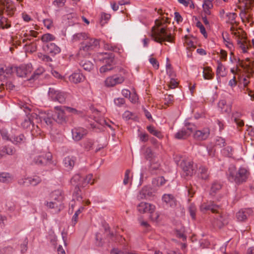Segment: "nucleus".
<instances>
[{
	"mask_svg": "<svg viewBox=\"0 0 254 254\" xmlns=\"http://www.w3.org/2000/svg\"><path fill=\"white\" fill-rule=\"evenodd\" d=\"M43 71L44 69L42 68L37 69L35 71L33 75L29 79H35L36 78H38L39 77V76L42 74Z\"/></svg>",
	"mask_w": 254,
	"mask_h": 254,
	"instance_id": "a18cd8bd",
	"label": "nucleus"
},
{
	"mask_svg": "<svg viewBox=\"0 0 254 254\" xmlns=\"http://www.w3.org/2000/svg\"><path fill=\"white\" fill-rule=\"evenodd\" d=\"M0 133L3 139L10 141L12 140L11 137H9L7 131L5 129H2L0 130Z\"/></svg>",
	"mask_w": 254,
	"mask_h": 254,
	"instance_id": "3c124183",
	"label": "nucleus"
},
{
	"mask_svg": "<svg viewBox=\"0 0 254 254\" xmlns=\"http://www.w3.org/2000/svg\"><path fill=\"white\" fill-rule=\"evenodd\" d=\"M222 186L220 183L214 182L210 190V194L214 196L215 194L221 189Z\"/></svg>",
	"mask_w": 254,
	"mask_h": 254,
	"instance_id": "a878e982",
	"label": "nucleus"
},
{
	"mask_svg": "<svg viewBox=\"0 0 254 254\" xmlns=\"http://www.w3.org/2000/svg\"><path fill=\"white\" fill-rule=\"evenodd\" d=\"M189 136L188 133L184 128L179 130L175 135V138L177 139H186Z\"/></svg>",
	"mask_w": 254,
	"mask_h": 254,
	"instance_id": "393cba45",
	"label": "nucleus"
},
{
	"mask_svg": "<svg viewBox=\"0 0 254 254\" xmlns=\"http://www.w3.org/2000/svg\"><path fill=\"white\" fill-rule=\"evenodd\" d=\"M99 45V41L95 39H88L81 44L80 48L78 53V56L86 57L90 54V51Z\"/></svg>",
	"mask_w": 254,
	"mask_h": 254,
	"instance_id": "39448f33",
	"label": "nucleus"
},
{
	"mask_svg": "<svg viewBox=\"0 0 254 254\" xmlns=\"http://www.w3.org/2000/svg\"><path fill=\"white\" fill-rule=\"evenodd\" d=\"M186 42L187 45V49L192 51L195 48V46H194L193 42L190 39H187Z\"/></svg>",
	"mask_w": 254,
	"mask_h": 254,
	"instance_id": "13d9d810",
	"label": "nucleus"
},
{
	"mask_svg": "<svg viewBox=\"0 0 254 254\" xmlns=\"http://www.w3.org/2000/svg\"><path fill=\"white\" fill-rule=\"evenodd\" d=\"M147 129L148 131L153 135L157 137L158 138H161L162 135L161 132L157 130H156L154 127L152 126H149L147 127Z\"/></svg>",
	"mask_w": 254,
	"mask_h": 254,
	"instance_id": "f704fd0d",
	"label": "nucleus"
},
{
	"mask_svg": "<svg viewBox=\"0 0 254 254\" xmlns=\"http://www.w3.org/2000/svg\"><path fill=\"white\" fill-rule=\"evenodd\" d=\"M10 27V24L7 22V19L2 15V13L0 12V28L7 29Z\"/></svg>",
	"mask_w": 254,
	"mask_h": 254,
	"instance_id": "5701e85b",
	"label": "nucleus"
},
{
	"mask_svg": "<svg viewBox=\"0 0 254 254\" xmlns=\"http://www.w3.org/2000/svg\"><path fill=\"white\" fill-rule=\"evenodd\" d=\"M27 116L28 118H29V119H30L31 121H32L33 123V121L34 120H39L41 122H42V118H41V117H42L38 115L36 113H33L29 115H27Z\"/></svg>",
	"mask_w": 254,
	"mask_h": 254,
	"instance_id": "603ef678",
	"label": "nucleus"
},
{
	"mask_svg": "<svg viewBox=\"0 0 254 254\" xmlns=\"http://www.w3.org/2000/svg\"><path fill=\"white\" fill-rule=\"evenodd\" d=\"M65 2V0H55L53 3L54 5L58 7H63L64 6Z\"/></svg>",
	"mask_w": 254,
	"mask_h": 254,
	"instance_id": "680f3d73",
	"label": "nucleus"
},
{
	"mask_svg": "<svg viewBox=\"0 0 254 254\" xmlns=\"http://www.w3.org/2000/svg\"><path fill=\"white\" fill-rule=\"evenodd\" d=\"M59 200L57 201H51V202H47V205L50 208H57L60 205V202L62 199V197L60 196L58 197Z\"/></svg>",
	"mask_w": 254,
	"mask_h": 254,
	"instance_id": "4c0bfd02",
	"label": "nucleus"
},
{
	"mask_svg": "<svg viewBox=\"0 0 254 254\" xmlns=\"http://www.w3.org/2000/svg\"><path fill=\"white\" fill-rule=\"evenodd\" d=\"M112 68H113V67L112 66V65L111 64H108L102 66L100 68V71L101 73H104L107 71H109V70H111Z\"/></svg>",
	"mask_w": 254,
	"mask_h": 254,
	"instance_id": "4d7b16f0",
	"label": "nucleus"
},
{
	"mask_svg": "<svg viewBox=\"0 0 254 254\" xmlns=\"http://www.w3.org/2000/svg\"><path fill=\"white\" fill-rule=\"evenodd\" d=\"M226 174L229 181L240 184L246 181L249 172L244 168H240L237 171L236 166L234 164H230Z\"/></svg>",
	"mask_w": 254,
	"mask_h": 254,
	"instance_id": "f03ea898",
	"label": "nucleus"
},
{
	"mask_svg": "<svg viewBox=\"0 0 254 254\" xmlns=\"http://www.w3.org/2000/svg\"><path fill=\"white\" fill-rule=\"evenodd\" d=\"M216 144L220 146V147H224L225 145V140L223 138L220 137L219 139H217Z\"/></svg>",
	"mask_w": 254,
	"mask_h": 254,
	"instance_id": "69168bd1",
	"label": "nucleus"
},
{
	"mask_svg": "<svg viewBox=\"0 0 254 254\" xmlns=\"http://www.w3.org/2000/svg\"><path fill=\"white\" fill-rule=\"evenodd\" d=\"M130 171L129 169L126 170L125 174V178L123 181V183L125 185H127L128 183L129 180V175L130 174Z\"/></svg>",
	"mask_w": 254,
	"mask_h": 254,
	"instance_id": "052dcab7",
	"label": "nucleus"
},
{
	"mask_svg": "<svg viewBox=\"0 0 254 254\" xmlns=\"http://www.w3.org/2000/svg\"><path fill=\"white\" fill-rule=\"evenodd\" d=\"M87 182L84 180V176L79 174L74 175L70 180L71 185L75 187L84 188L87 185Z\"/></svg>",
	"mask_w": 254,
	"mask_h": 254,
	"instance_id": "9d476101",
	"label": "nucleus"
},
{
	"mask_svg": "<svg viewBox=\"0 0 254 254\" xmlns=\"http://www.w3.org/2000/svg\"><path fill=\"white\" fill-rule=\"evenodd\" d=\"M136 117L133 113L128 111H126L123 115V118L126 119V120H135Z\"/></svg>",
	"mask_w": 254,
	"mask_h": 254,
	"instance_id": "79ce46f5",
	"label": "nucleus"
},
{
	"mask_svg": "<svg viewBox=\"0 0 254 254\" xmlns=\"http://www.w3.org/2000/svg\"><path fill=\"white\" fill-rule=\"evenodd\" d=\"M80 65L83 67V68L87 71H90L93 68L94 65L90 61H81L80 62Z\"/></svg>",
	"mask_w": 254,
	"mask_h": 254,
	"instance_id": "7c9ffc66",
	"label": "nucleus"
},
{
	"mask_svg": "<svg viewBox=\"0 0 254 254\" xmlns=\"http://www.w3.org/2000/svg\"><path fill=\"white\" fill-rule=\"evenodd\" d=\"M199 170L200 171V178L202 180H207L209 177L207 169L201 166L199 168Z\"/></svg>",
	"mask_w": 254,
	"mask_h": 254,
	"instance_id": "72a5a7b5",
	"label": "nucleus"
},
{
	"mask_svg": "<svg viewBox=\"0 0 254 254\" xmlns=\"http://www.w3.org/2000/svg\"><path fill=\"white\" fill-rule=\"evenodd\" d=\"M149 62L154 68H155L156 69H158L159 67V64L156 59L151 58L149 59Z\"/></svg>",
	"mask_w": 254,
	"mask_h": 254,
	"instance_id": "6e6d98bb",
	"label": "nucleus"
},
{
	"mask_svg": "<svg viewBox=\"0 0 254 254\" xmlns=\"http://www.w3.org/2000/svg\"><path fill=\"white\" fill-rule=\"evenodd\" d=\"M21 126L24 128H28L30 127L31 126L33 127L34 123L31 121L30 119L26 116V118L24 119V120L21 124Z\"/></svg>",
	"mask_w": 254,
	"mask_h": 254,
	"instance_id": "58836bf2",
	"label": "nucleus"
},
{
	"mask_svg": "<svg viewBox=\"0 0 254 254\" xmlns=\"http://www.w3.org/2000/svg\"><path fill=\"white\" fill-rule=\"evenodd\" d=\"M123 80H105V85L107 87H113L117 84H121Z\"/></svg>",
	"mask_w": 254,
	"mask_h": 254,
	"instance_id": "ea45409f",
	"label": "nucleus"
},
{
	"mask_svg": "<svg viewBox=\"0 0 254 254\" xmlns=\"http://www.w3.org/2000/svg\"><path fill=\"white\" fill-rule=\"evenodd\" d=\"M88 39H90L89 38L85 33H79L74 34L73 36V40L74 41H78L80 40H84L85 41Z\"/></svg>",
	"mask_w": 254,
	"mask_h": 254,
	"instance_id": "b1692460",
	"label": "nucleus"
},
{
	"mask_svg": "<svg viewBox=\"0 0 254 254\" xmlns=\"http://www.w3.org/2000/svg\"><path fill=\"white\" fill-rule=\"evenodd\" d=\"M16 73L17 75L19 77H25L28 73L26 68L23 66L17 67L16 69Z\"/></svg>",
	"mask_w": 254,
	"mask_h": 254,
	"instance_id": "bb28decb",
	"label": "nucleus"
},
{
	"mask_svg": "<svg viewBox=\"0 0 254 254\" xmlns=\"http://www.w3.org/2000/svg\"><path fill=\"white\" fill-rule=\"evenodd\" d=\"M155 206L146 202H141L137 205V210L140 213L149 212L152 213L155 209Z\"/></svg>",
	"mask_w": 254,
	"mask_h": 254,
	"instance_id": "9b49d317",
	"label": "nucleus"
},
{
	"mask_svg": "<svg viewBox=\"0 0 254 254\" xmlns=\"http://www.w3.org/2000/svg\"><path fill=\"white\" fill-rule=\"evenodd\" d=\"M162 200L171 207L177 205V200L171 194H164L162 196Z\"/></svg>",
	"mask_w": 254,
	"mask_h": 254,
	"instance_id": "f3484780",
	"label": "nucleus"
},
{
	"mask_svg": "<svg viewBox=\"0 0 254 254\" xmlns=\"http://www.w3.org/2000/svg\"><path fill=\"white\" fill-rule=\"evenodd\" d=\"M212 0H205L203 2L202 7L205 14L206 15H210L211 14L210 9L213 7V4L211 2Z\"/></svg>",
	"mask_w": 254,
	"mask_h": 254,
	"instance_id": "aec40b11",
	"label": "nucleus"
},
{
	"mask_svg": "<svg viewBox=\"0 0 254 254\" xmlns=\"http://www.w3.org/2000/svg\"><path fill=\"white\" fill-rule=\"evenodd\" d=\"M38 56L39 58L43 61L49 62H52V59L48 55H43L41 53H39L38 54Z\"/></svg>",
	"mask_w": 254,
	"mask_h": 254,
	"instance_id": "864d4df0",
	"label": "nucleus"
},
{
	"mask_svg": "<svg viewBox=\"0 0 254 254\" xmlns=\"http://www.w3.org/2000/svg\"><path fill=\"white\" fill-rule=\"evenodd\" d=\"M87 133V131L82 128H75L72 130L73 139L76 141L81 140Z\"/></svg>",
	"mask_w": 254,
	"mask_h": 254,
	"instance_id": "4468645a",
	"label": "nucleus"
},
{
	"mask_svg": "<svg viewBox=\"0 0 254 254\" xmlns=\"http://www.w3.org/2000/svg\"><path fill=\"white\" fill-rule=\"evenodd\" d=\"M49 95L53 101H57L61 104H64L65 102L67 97L66 93L60 90H56L52 88H49Z\"/></svg>",
	"mask_w": 254,
	"mask_h": 254,
	"instance_id": "0eeeda50",
	"label": "nucleus"
},
{
	"mask_svg": "<svg viewBox=\"0 0 254 254\" xmlns=\"http://www.w3.org/2000/svg\"><path fill=\"white\" fill-rule=\"evenodd\" d=\"M189 211L192 219H195L196 207L194 204H191L189 207Z\"/></svg>",
	"mask_w": 254,
	"mask_h": 254,
	"instance_id": "de8ad7c7",
	"label": "nucleus"
},
{
	"mask_svg": "<svg viewBox=\"0 0 254 254\" xmlns=\"http://www.w3.org/2000/svg\"><path fill=\"white\" fill-rule=\"evenodd\" d=\"M11 138L12 140H11V141L15 144L17 143H20L21 142H24L25 140V137H24V135L23 134H20L18 136H11Z\"/></svg>",
	"mask_w": 254,
	"mask_h": 254,
	"instance_id": "2f4dec72",
	"label": "nucleus"
},
{
	"mask_svg": "<svg viewBox=\"0 0 254 254\" xmlns=\"http://www.w3.org/2000/svg\"><path fill=\"white\" fill-rule=\"evenodd\" d=\"M166 180L165 178L162 177H158L156 178L153 179L152 184L154 186H156L158 187L162 186L165 183Z\"/></svg>",
	"mask_w": 254,
	"mask_h": 254,
	"instance_id": "cd10ccee",
	"label": "nucleus"
},
{
	"mask_svg": "<svg viewBox=\"0 0 254 254\" xmlns=\"http://www.w3.org/2000/svg\"><path fill=\"white\" fill-rule=\"evenodd\" d=\"M143 155L145 158L151 162L154 157V153L150 147L144 148Z\"/></svg>",
	"mask_w": 254,
	"mask_h": 254,
	"instance_id": "412c9836",
	"label": "nucleus"
},
{
	"mask_svg": "<svg viewBox=\"0 0 254 254\" xmlns=\"http://www.w3.org/2000/svg\"><path fill=\"white\" fill-rule=\"evenodd\" d=\"M238 44L239 46V47L243 50L244 53L247 52V47H246V45L245 43L241 42V41H239L238 42Z\"/></svg>",
	"mask_w": 254,
	"mask_h": 254,
	"instance_id": "338daca9",
	"label": "nucleus"
},
{
	"mask_svg": "<svg viewBox=\"0 0 254 254\" xmlns=\"http://www.w3.org/2000/svg\"><path fill=\"white\" fill-rule=\"evenodd\" d=\"M83 207H80L74 213L72 218V222L74 225L77 222L78 220V215L81 212V211L83 210Z\"/></svg>",
	"mask_w": 254,
	"mask_h": 254,
	"instance_id": "49530a36",
	"label": "nucleus"
},
{
	"mask_svg": "<svg viewBox=\"0 0 254 254\" xmlns=\"http://www.w3.org/2000/svg\"><path fill=\"white\" fill-rule=\"evenodd\" d=\"M181 166L186 176H191L196 172V168L192 162H183L181 163Z\"/></svg>",
	"mask_w": 254,
	"mask_h": 254,
	"instance_id": "6e6552de",
	"label": "nucleus"
},
{
	"mask_svg": "<svg viewBox=\"0 0 254 254\" xmlns=\"http://www.w3.org/2000/svg\"><path fill=\"white\" fill-rule=\"evenodd\" d=\"M240 113L236 112L233 114L232 118L234 119V122L236 123L238 127H242L244 126V122L239 118Z\"/></svg>",
	"mask_w": 254,
	"mask_h": 254,
	"instance_id": "c756f323",
	"label": "nucleus"
},
{
	"mask_svg": "<svg viewBox=\"0 0 254 254\" xmlns=\"http://www.w3.org/2000/svg\"><path fill=\"white\" fill-rule=\"evenodd\" d=\"M216 73L219 77H224L225 75L224 66L220 63H218Z\"/></svg>",
	"mask_w": 254,
	"mask_h": 254,
	"instance_id": "e433bc0d",
	"label": "nucleus"
},
{
	"mask_svg": "<svg viewBox=\"0 0 254 254\" xmlns=\"http://www.w3.org/2000/svg\"><path fill=\"white\" fill-rule=\"evenodd\" d=\"M85 78L83 74L79 70L74 72L69 76L70 79H82Z\"/></svg>",
	"mask_w": 254,
	"mask_h": 254,
	"instance_id": "a19ab883",
	"label": "nucleus"
},
{
	"mask_svg": "<svg viewBox=\"0 0 254 254\" xmlns=\"http://www.w3.org/2000/svg\"><path fill=\"white\" fill-rule=\"evenodd\" d=\"M50 115H52V111L48 112L46 116L42 117V121H43L47 126L51 127L53 126V124L54 121Z\"/></svg>",
	"mask_w": 254,
	"mask_h": 254,
	"instance_id": "4be33fe9",
	"label": "nucleus"
},
{
	"mask_svg": "<svg viewBox=\"0 0 254 254\" xmlns=\"http://www.w3.org/2000/svg\"><path fill=\"white\" fill-rule=\"evenodd\" d=\"M12 72V67H6L4 65H0V76H2L4 78H10V75Z\"/></svg>",
	"mask_w": 254,
	"mask_h": 254,
	"instance_id": "a211bd4d",
	"label": "nucleus"
},
{
	"mask_svg": "<svg viewBox=\"0 0 254 254\" xmlns=\"http://www.w3.org/2000/svg\"><path fill=\"white\" fill-rule=\"evenodd\" d=\"M55 39V36L50 33L44 34L41 37L42 41L43 42L46 43V44L49 43L48 42L53 41Z\"/></svg>",
	"mask_w": 254,
	"mask_h": 254,
	"instance_id": "c9c22d12",
	"label": "nucleus"
},
{
	"mask_svg": "<svg viewBox=\"0 0 254 254\" xmlns=\"http://www.w3.org/2000/svg\"><path fill=\"white\" fill-rule=\"evenodd\" d=\"M43 23L48 29H50L52 26L53 21L50 19H46L43 20Z\"/></svg>",
	"mask_w": 254,
	"mask_h": 254,
	"instance_id": "bf43d9fd",
	"label": "nucleus"
},
{
	"mask_svg": "<svg viewBox=\"0 0 254 254\" xmlns=\"http://www.w3.org/2000/svg\"><path fill=\"white\" fill-rule=\"evenodd\" d=\"M227 17L228 18V22L233 24L235 22L236 17L237 15L235 13H228L226 14Z\"/></svg>",
	"mask_w": 254,
	"mask_h": 254,
	"instance_id": "09e8293b",
	"label": "nucleus"
},
{
	"mask_svg": "<svg viewBox=\"0 0 254 254\" xmlns=\"http://www.w3.org/2000/svg\"><path fill=\"white\" fill-rule=\"evenodd\" d=\"M210 134V130L208 128H203L202 130H196L193 134L195 139L198 140L206 139Z\"/></svg>",
	"mask_w": 254,
	"mask_h": 254,
	"instance_id": "f8f14e48",
	"label": "nucleus"
},
{
	"mask_svg": "<svg viewBox=\"0 0 254 254\" xmlns=\"http://www.w3.org/2000/svg\"><path fill=\"white\" fill-rule=\"evenodd\" d=\"M5 82V87L7 89L12 90L13 88L15 87V85L12 84V82L10 80H3Z\"/></svg>",
	"mask_w": 254,
	"mask_h": 254,
	"instance_id": "0e129e2a",
	"label": "nucleus"
},
{
	"mask_svg": "<svg viewBox=\"0 0 254 254\" xmlns=\"http://www.w3.org/2000/svg\"><path fill=\"white\" fill-rule=\"evenodd\" d=\"M81 190L80 187H75L73 192V198L72 200L76 199L78 201L81 200L82 197L81 193Z\"/></svg>",
	"mask_w": 254,
	"mask_h": 254,
	"instance_id": "c85d7f7f",
	"label": "nucleus"
},
{
	"mask_svg": "<svg viewBox=\"0 0 254 254\" xmlns=\"http://www.w3.org/2000/svg\"><path fill=\"white\" fill-rule=\"evenodd\" d=\"M75 161L76 157L74 156H68L65 157L63 160V163L65 169L68 171L71 170L74 166Z\"/></svg>",
	"mask_w": 254,
	"mask_h": 254,
	"instance_id": "dca6fc26",
	"label": "nucleus"
},
{
	"mask_svg": "<svg viewBox=\"0 0 254 254\" xmlns=\"http://www.w3.org/2000/svg\"><path fill=\"white\" fill-rule=\"evenodd\" d=\"M178 85V83L177 82V80H171L168 84V86L170 88L174 89Z\"/></svg>",
	"mask_w": 254,
	"mask_h": 254,
	"instance_id": "774afa93",
	"label": "nucleus"
},
{
	"mask_svg": "<svg viewBox=\"0 0 254 254\" xmlns=\"http://www.w3.org/2000/svg\"><path fill=\"white\" fill-rule=\"evenodd\" d=\"M253 212L251 208L241 209L236 213V217L238 221H244L253 214Z\"/></svg>",
	"mask_w": 254,
	"mask_h": 254,
	"instance_id": "ddd939ff",
	"label": "nucleus"
},
{
	"mask_svg": "<svg viewBox=\"0 0 254 254\" xmlns=\"http://www.w3.org/2000/svg\"><path fill=\"white\" fill-rule=\"evenodd\" d=\"M219 205L216 204L213 201L203 203L200 206V211L203 212L210 210L213 213H218L216 219L218 221L221 223V225H219V227L221 228L224 225L227 224L228 221L227 217L225 216H223V215L219 212Z\"/></svg>",
	"mask_w": 254,
	"mask_h": 254,
	"instance_id": "20e7f679",
	"label": "nucleus"
},
{
	"mask_svg": "<svg viewBox=\"0 0 254 254\" xmlns=\"http://www.w3.org/2000/svg\"><path fill=\"white\" fill-rule=\"evenodd\" d=\"M155 190L149 186L144 187L137 195L138 199H149L154 195Z\"/></svg>",
	"mask_w": 254,
	"mask_h": 254,
	"instance_id": "1a4fd4ad",
	"label": "nucleus"
},
{
	"mask_svg": "<svg viewBox=\"0 0 254 254\" xmlns=\"http://www.w3.org/2000/svg\"><path fill=\"white\" fill-rule=\"evenodd\" d=\"M52 158L50 152L43 153L35 157L32 163L41 166L48 165L52 164Z\"/></svg>",
	"mask_w": 254,
	"mask_h": 254,
	"instance_id": "423d86ee",
	"label": "nucleus"
},
{
	"mask_svg": "<svg viewBox=\"0 0 254 254\" xmlns=\"http://www.w3.org/2000/svg\"><path fill=\"white\" fill-rule=\"evenodd\" d=\"M168 18L165 20L163 19L162 20L156 19L155 20V26L152 28V33L151 36L154 40L158 43H161L163 41L173 42L174 37L169 31L164 24L168 22Z\"/></svg>",
	"mask_w": 254,
	"mask_h": 254,
	"instance_id": "f257e3e1",
	"label": "nucleus"
},
{
	"mask_svg": "<svg viewBox=\"0 0 254 254\" xmlns=\"http://www.w3.org/2000/svg\"><path fill=\"white\" fill-rule=\"evenodd\" d=\"M196 26L199 28L201 33L203 34L205 37H206L207 33L202 23L200 21H197L196 23Z\"/></svg>",
	"mask_w": 254,
	"mask_h": 254,
	"instance_id": "8fccbe9b",
	"label": "nucleus"
},
{
	"mask_svg": "<svg viewBox=\"0 0 254 254\" xmlns=\"http://www.w3.org/2000/svg\"><path fill=\"white\" fill-rule=\"evenodd\" d=\"M44 50L47 52L55 55L59 53L61 51L60 48L55 43H47L44 46Z\"/></svg>",
	"mask_w": 254,
	"mask_h": 254,
	"instance_id": "2eb2a0df",
	"label": "nucleus"
},
{
	"mask_svg": "<svg viewBox=\"0 0 254 254\" xmlns=\"http://www.w3.org/2000/svg\"><path fill=\"white\" fill-rule=\"evenodd\" d=\"M239 3H244L245 7L247 9H251L254 2V0H238Z\"/></svg>",
	"mask_w": 254,
	"mask_h": 254,
	"instance_id": "37998d69",
	"label": "nucleus"
},
{
	"mask_svg": "<svg viewBox=\"0 0 254 254\" xmlns=\"http://www.w3.org/2000/svg\"><path fill=\"white\" fill-rule=\"evenodd\" d=\"M166 70L168 74L169 75V77L170 79H175V78L176 77L175 73L172 70L170 64H167L166 65Z\"/></svg>",
	"mask_w": 254,
	"mask_h": 254,
	"instance_id": "c03bdc74",
	"label": "nucleus"
},
{
	"mask_svg": "<svg viewBox=\"0 0 254 254\" xmlns=\"http://www.w3.org/2000/svg\"><path fill=\"white\" fill-rule=\"evenodd\" d=\"M11 180L9 173H0V182L2 183H9Z\"/></svg>",
	"mask_w": 254,
	"mask_h": 254,
	"instance_id": "473e14b6",
	"label": "nucleus"
},
{
	"mask_svg": "<svg viewBox=\"0 0 254 254\" xmlns=\"http://www.w3.org/2000/svg\"><path fill=\"white\" fill-rule=\"evenodd\" d=\"M115 104L118 106H121L125 103V100L123 98H118L114 99Z\"/></svg>",
	"mask_w": 254,
	"mask_h": 254,
	"instance_id": "5fc2aeb1",
	"label": "nucleus"
},
{
	"mask_svg": "<svg viewBox=\"0 0 254 254\" xmlns=\"http://www.w3.org/2000/svg\"><path fill=\"white\" fill-rule=\"evenodd\" d=\"M54 109L55 111H52V115L50 116L55 122L60 124H64L67 122V118L65 110L74 114H76L78 112L75 109L66 106H56Z\"/></svg>",
	"mask_w": 254,
	"mask_h": 254,
	"instance_id": "7ed1b4c3",
	"label": "nucleus"
},
{
	"mask_svg": "<svg viewBox=\"0 0 254 254\" xmlns=\"http://www.w3.org/2000/svg\"><path fill=\"white\" fill-rule=\"evenodd\" d=\"M41 182V179L38 176H34L33 178H28L25 179V181H23V184H30L32 186H36Z\"/></svg>",
	"mask_w": 254,
	"mask_h": 254,
	"instance_id": "6ab92c4d",
	"label": "nucleus"
},
{
	"mask_svg": "<svg viewBox=\"0 0 254 254\" xmlns=\"http://www.w3.org/2000/svg\"><path fill=\"white\" fill-rule=\"evenodd\" d=\"M2 151L5 152L7 154L12 155L13 153L14 150L11 147L5 146L3 148Z\"/></svg>",
	"mask_w": 254,
	"mask_h": 254,
	"instance_id": "e2e57ef3",
	"label": "nucleus"
}]
</instances>
